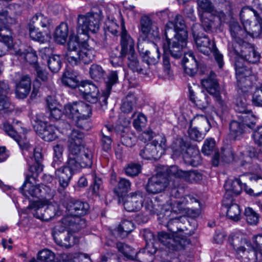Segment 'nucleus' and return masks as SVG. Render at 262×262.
<instances>
[{
    "label": "nucleus",
    "mask_w": 262,
    "mask_h": 262,
    "mask_svg": "<svg viewBox=\"0 0 262 262\" xmlns=\"http://www.w3.org/2000/svg\"><path fill=\"white\" fill-rule=\"evenodd\" d=\"M138 51L143 60L150 65L156 64L160 59L161 53L158 46L152 41L143 39L138 42Z\"/></svg>",
    "instance_id": "9b49d317"
},
{
    "label": "nucleus",
    "mask_w": 262,
    "mask_h": 262,
    "mask_svg": "<svg viewBox=\"0 0 262 262\" xmlns=\"http://www.w3.org/2000/svg\"><path fill=\"white\" fill-rule=\"evenodd\" d=\"M56 128L51 124L46 122H40L35 126L37 134L45 141L50 142L54 140L57 137Z\"/></svg>",
    "instance_id": "393cba45"
},
{
    "label": "nucleus",
    "mask_w": 262,
    "mask_h": 262,
    "mask_svg": "<svg viewBox=\"0 0 262 262\" xmlns=\"http://www.w3.org/2000/svg\"><path fill=\"white\" fill-rule=\"evenodd\" d=\"M165 42L163 45V70L165 76H172L169 54L174 59H180L184 54L183 49L186 48L187 38L176 36L173 30L168 29L165 33Z\"/></svg>",
    "instance_id": "f03ea898"
},
{
    "label": "nucleus",
    "mask_w": 262,
    "mask_h": 262,
    "mask_svg": "<svg viewBox=\"0 0 262 262\" xmlns=\"http://www.w3.org/2000/svg\"><path fill=\"white\" fill-rule=\"evenodd\" d=\"M61 61L59 55H53L48 59L49 69L53 73H57L60 69Z\"/></svg>",
    "instance_id": "774afa93"
},
{
    "label": "nucleus",
    "mask_w": 262,
    "mask_h": 262,
    "mask_svg": "<svg viewBox=\"0 0 262 262\" xmlns=\"http://www.w3.org/2000/svg\"><path fill=\"white\" fill-rule=\"evenodd\" d=\"M92 161L89 157L83 159H77L68 156L67 161L58 170H55V174L58 179L60 185L62 188L67 187L73 174L83 168L90 167Z\"/></svg>",
    "instance_id": "20e7f679"
},
{
    "label": "nucleus",
    "mask_w": 262,
    "mask_h": 262,
    "mask_svg": "<svg viewBox=\"0 0 262 262\" xmlns=\"http://www.w3.org/2000/svg\"><path fill=\"white\" fill-rule=\"evenodd\" d=\"M189 98L190 100L200 109L206 108L209 105V97L202 91L196 93L189 86Z\"/></svg>",
    "instance_id": "7c9ffc66"
},
{
    "label": "nucleus",
    "mask_w": 262,
    "mask_h": 262,
    "mask_svg": "<svg viewBox=\"0 0 262 262\" xmlns=\"http://www.w3.org/2000/svg\"><path fill=\"white\" fill-rule=\"evenodd\" d=\"M159 140H153L151 143H148L140 150V155L143 158L147 160L152 159H156L161 156L160 150H158L157 144Z\"/></svg>",
    "instance_id": "f704fd0d"
},
{
    "label": "nucleus",
    "mask_w": 262,
    "mask_h": 262,
    "mask_svg": "<svg viewBox=\"0 0 262 262\" xmlns=\"http://www.w3.org/2000/svg\"><path fill=\"white\" fill-rule=\"evenodd\" d=\"M215 77V74L213 72L211 71L207 78L201 80V83L202 85L206 88L207 92L215 97L216 102L222 107L223 110H225L227 106L221 98L220 88Z\"/></svg>",
    "instance_id": "f3484780"
},
{
    "label": "nucleus",
    "mask_w": 262,
    "mask_h": 262,
    "mask_svg": "<svg viewBox=\"0 0 262 262\" xmlns=\"http://www.w3.org/2000/svg\"><path fill=\"white\" fill-rule=\"evenodd\" d=\"M118 81V76L117 72L116 71L110 72L107 75L105 80V90L103 92L102 95L99 97V102L97 104L98 107H100L101 111H104L107 108V100L110 95L112 88Z\"/></svg>",
    "instance_id": "6ab92c4d"
},
{
    "label": "nucleus",
    "mask_w": 262,
    "mask_h": 262,
    "mask_svg": "<svg viewBox=\"0 0 262 262\" xmlns=\"http://www.w3.org/2000/svg\"><path fill=\"white\" fill-rule=\"evenodd\" d=\"M37 260L41 262H52L56 258L55 253L49 249H43L38 251Z\"/></svg>",
    "instance_id": "e2e57ef3"
},
{
    "label": "nucleus",
    "mask_w": 262,
    "mask_h": 262,
    "mask_svg": "<svg viewBox=\"0 0 262 262\" xmlns=\"http://www.w3.org/2000/svg\"><path fill=\"white\" fill-rule=\"evenodd\" d=\"M119 204H122L124 209L129 212L136 211L142 206L141 201H138L137 198H117Z\"/></svg>",
    "instance_id": "e433bc0d"
},
{
    "label": "nucleus",
    "mask_w": 262,
    "mask_h": 262,
    "mask_svg": "<svg viewBox=\"0 0 262 262\" xmlns=\"http://www.w3.org/2000/svg\"><path fill=\"white\" fill-rule=\"evenodd\" d=\"M244 214L247 223L251 225H256L258 224L259 215L250 207H247L245 209Z\"/></svg>",
    "instance_id": "0e129e2a"
},
{
    "label": "nucleus",
    "mask_w": 262,
    "mask_h": 262,
    "mask_svg": "<svg viewBox=\"0 0 262 262\" xmlns=\"http://www.w3.org/2000/svg\"><path fill=\"white\" fill-rule=\"evenodd\" d=\"M50 19L41 13L36 14L31 19L29 28L39 29L40 27L45 28L49 26Z\"/></svg>",
    "instance_id": "c03bdc74"
},
{
    "label": "nucleus",
    "mask_w": 262,
    "mask_h": 262,
    "mask_svg": "<svg viewBox=\"0 0 262 262\" xmlns=\"http://www.w3.org/2000/svg\"><path fill=\"white\" fill-rule=\"evenodd\" d=\"M262 15V11L261 13H258L255 10L251 8L248 7H245L242 8L241 10L239 13V17L242 22L243 25L244 26V24L247 21H250L249 20V18L254 16L255 18H258V17L261 16Z\"/></svg>",
    "instance_id": "4d7b16f0"
},
{
    "label": "nucleus",
    "mask_w": 262,
    "mask_h": 262,
    "mask_svg": "<svg viewBox=\"0 0 262 262\" xmlns=\"http://www.w3.org/2000/svg\"><path fill=\"white\" fill-rule=\"evenodd\" d=\"M102 18V11L98 7L93 8L85 14H79L77 20V31L79 34L88 35L89 32L96 33L100 28Z\"/></svg>",
    "instance_id": "423d86ee"
},
{
    "label": "nucleus",
    "mask_w": 262,
    "mask_h": 262,
    "mask_svg": "<svg viewBox=\"0 0 262 262\" xmlns=\"http://www.w3.org/2000/svg\"><path fill=\"white\" fill-rule=\"evenodd\" d=\"M89 73L93 79L99 81L103 79L105 71L100 66L93 64L90 68Z\"/></svg>",
    "instance_id": "052dcab7"
},
{
    "label": "nucleus",
    "mask_w": 262,
    "mask_h": 262,
    "mask_svg": "<svg viewBox=\"0 0 262 262\" xmlns=\"http://www.w3.org/2000/svg\"><path fill=\"white\" fill-rule=\"evenodd\" d=\"M168 173L170 175L183 179L189 183H197L202 179V174L196 170L183 171L173 165L169 167Z\"/></svg>",
    "instance_id": "412c9836"
},
{
    "label": "nucleus",
    "mask_w": 262,
    "mask_h": 262,
    "mask_svg": "<svg viewBox=\"0 0 262 262\" xmlns=\"http://www.w3.org/2000/svg\"><path fill=\"white\" fill-rule=\"evenodd\" d=\"M20 122L16 121V122L13 121V125H10L8 123L4 124V130L7 133V134L14 138L18 143H19V137L17 135V130L18 129L17 126Z\"/></svg>",
    "instance_id": "338daca9"
},
{
    "label": "nucleus",
    "mask_w": 262,
    "mask_h": 262,
    "mask_svg": "<svg viewBox=\"0 0 262 262\" xmlns=\"http://www.w3.org/2000/svg\"><path fill=\"white\" fill-rule=\"evenodd\" d=\"M34 159V163L32 164L29 167V170L32 173H36L37 174L43 170L42 164V155L41 152V149L39 147L35 148L33 150V155L31 157Z\"/></svg>",
    "instance_id": "37998d69"
},
{
    "label": "nucleus",
    "mask_w": 262,
    "mask_h": 262,
    "mask_svg": "<svg viewBox=\"0 0 262 262\" xmlns=\"http://www.w3.org/2000/svg\"><path fill=\"white\" fill-rule=\"evenodd\" d=\"M62 204L68 213L62 220V223L65 227H68L72 231L75 232L86 226L85 220L80 216L87 213L90 207L87 203L64 198L62 200Z\"/></svg>",
    "instance_id": "7ed1b4c3"
},
{
    "label": "nucleus",
    "mask_w": 262,
    "mask_h": 262,
    "mask_svg": "<svg viewBox=\"0 0 262 262\" xmlns=\"http://www.w3.org/2000/svg\"><path fill=\"white\" fill-rule=\"evenodd\" d=\"M31 86V78L28 75H25L20 78L16 85L15 93L17 97L21 99L26 98L29 94Z\"/></svg>",
    "instance_id": "2f4dec72"
},
{
    "label": "nucleus",
    "mask_w": 262,
    "mask_h": 262,
    "mask_svg": "<svg viewBox=\"0 0 262 262\" xmlns=\"http://www.w3.org/2000/svg\"><path fill=\"white\" fill-rule=\"evenodd\" d=\"M216 17L210 13L204 12L201 17L202 27L204 30L208 33L212 32L215 27V19Z\"/></svg>",
    "instance_id": "09e8293b"
},
{
    "label": "nucleus",
    "mask_w": 262,
    "mask_h": 262,
    "mask_svg": "<svg viewBox=\"0 0 262 262\" xmlns=\"http://www.w3.org/2000/svg\"><path fill=\"white\" fill-rule=\"evenodd\" d=\"M128 67L134 72H137L142 74H147L149 71V66L142 59L139 62L137 59L135 52L128 54Z\"/></svg>",
    "instance_id": "cd10ccee"
},
{
    "label": "nucleus",
    "mask_w": 262,
    "mask_h": 262,
    "mask_svg": "<svg viewBox=\"0 0 262 262\" xmlns=\"http://www.w3.org/2000/svg\"><path fill=\"white\" fill-rule=\"evenodd\" d=\"M84 135L77 130H73L68 139L69 156L77 159H83L84 157H89L92 161L91 153L84 150Z\"/></svg>",
    "instance_id": "6e6552de"
},
{
    "label": "nucleus",
    "mask_w": 262,
    "mask_h": 262,
    "mask_svg": "<svg viewBox=\"0 0 262 262\" xmlns=\"http://www.w3.org/2000/svg\"><path fill=\"white\" fill-rule=\"evenodd\" d=\"M121 50L119 55H128V54L135 52L134 41L131 37L127 34L125 29L124 21L121 19Z\"/></svg>",
    "instance_id": "a878e982"
},
{
    "label": "nucleus",
    "mask_w": 262,
    "mask_h": 262,
    "mask_svg": "<svg viewBox=\"0 0 262 262\" xmlns=\"http://www.w3.org/2000/svg\"><path fill=\"white\" fill-rule=\"evenodd\" d=\"M81 48L78 37L75 35H71L68 42L67 50L65 58L72 65L80 63Z\"/></svg>",
    "instance_id": "dca6fc26"
},
{
    "label": "nucleus",
    "mask_w": 262,
    "mask_h": 262,
    "mask_svg": "<svg viewBox=\"0 0 262 262\" xmlns=\"http://www.w3.org/2000/svg\"><path fill=\"white\" fill-rule=\"evenodd\" d=\"M230 245L233 248L236 257L241 262L255 261L257 252L262 246V235L253 237V244L250 241L239 233H231L228 238Z\"/></svg>",
    "instance_id": "f257e3e1"
},
{
    "label": "nucleus",
    "mask_w": 262,
    "mask_h": 262,
    "mask_svg": "<svg viewBox=\"0 0 262 262\" xmlns=\"http://www.w3.org/2000/svg\"><path fill=\"white\" fill-rule=\"evenodd\" d=\"M234 158V153L233 149L230 147H227L222 150L221 156L218 152L215 153L213 156L212 162L214 166H217L220 160L229 163L232 162Z\"/></svg>",
    "instance_id": "c9c22d12"
},
{
    "label": "nucleus",
    "mask_w": 262,
    "mask_h": 262,
    "mask_svg": "<svg viewBox=\"0 0 262 262\" xmlns=\"http://www.w3.org/2000/svg\"><path fill=\"white\" fill-rule=\"evenodd\" d=\"M55 242L59 246L65 248H69L77 244L78 238L73 233L65 232L62 227L56 226L52 232Z\"/></svg>",
    "instance_id": "2eb2a0df"
},
{
    "label": "nucleus",
    "mask_w": 262,
    "mask_h": 262,
    "mask_svg": "<svg viewBox=\"0 0 262 262\" xmlns=\"http://www.w3.org/2000/svg\"><path fill=\"white\" fill-rule=\"evenodd\" d=\"M92 114L91 106L83 101L69 103L64 105V114L71 119L78 128L89 130L90 124L88 119Z\"/></svg>",
    "instance_id": "39448f33"
},
{
    "label": "nucleus",
    "mask_w": 262,
    "mask_h": 262,
    "mask_svg": "<svg viewBox=\"0 0 262 262\" xmlns=\"http://www.w3.org/2000/svg\"><path fill=\"white\" fill-rule=\"evenodd\" d=\"M182 61L185 72L190 76H194L198 70L199 62L193 53L191 51L186 53Z\"/></svg>",
    "instance_id": "c756f323"
},
{
    "label": "nucleus",
    "mask_w": 262,
    "mask_h": 262,
    "mask_svg": "<svg viewBox=\"0 0 262 262\" xmlns=\"http://www.w3.org/2000/svg\"><path fill=\"white\" fill-rule=\"evenodd\" d=\"M139 30L146 37L148 36L154 38L159 37V29L156 23L147 16H143L141 18Z\"/></svg>",
    "instance_id": "5701e85b"
},
{
    "label": "nucleus",
    "mask_w": 262,
    "mask_h": 262,
    "mask_svg": "<svg viewBox=\"0 0 262 262\" xmlns=\"http://www.w3.org/2000/svg\"><path fill=\"white\" fill-rule=\"evenodd\" d=\"M185 162L192 166L196 167L202 163V158L198 149L188 147L184 156Z\"/></svg>",
    "instance_id": "ea45409f"
},
{
    "label": "nucleus",
    "mask_w": 262,
    "mask_h": 262,
    "mask_svg": "<svg viewBox=\"0 0 262 262\" xmlns=\"http://www.w3.org/2000/svg\"><path fill=\"white\" fill-rule=\"evenodd\" d=\"M233 198H224L223 205L227 209V216L231 220L238 221L241 218V210L239 206L234 202Z\"/></svg>",
    "instance_id": "c85d7f7f"
},
{
    "label": "nucleus",
    "mask_w": 262,
    "mask_h": 262,
    "mask_svg": "<svg viewBox=\"0 0 262 262\" xmlns=\"http://www.w3.org/2000/svg\"><path fill=\"white\" fill-rule=\"evenodd\" d=\"M238 117L245 127L247 126L252 129L255 126L256 118L251 111L238 115Z\"/></svg>",
    "instance_id": "864d4df0"
},
{
    "label": "nucleus",
    "mask_w": 262,
    "mask_h": 262,
    "mask_svg": "<svg viewBox=\"0 0 262 262\" xmlns=\"http://www.w3.org/2000/svg\"><path fill=\"white\" fill-rule=\"evenodd\" d=\"M15 55L30 64H34L37 61V55L35 51L31 47L20 49L15 52Z\"/></svg>",
    "instance_id": "49530a36"
},
{
    "label": "nucleus",
    "mask_w": 262,
    "mask_h": 262,
    "mask_svg": "<svg viewBox=\"0 0 262 262\" xmlns=\"http://www.w3.org/2000/svg\"><path fill=\"white\" fill-rule=\"evenodd\" d=\"M62 82L64 85L73 89L77 88L80 84L77 79L76 74L69 70H67L63 73Z\"/></svg>",
    "instance_id": "603ef678"
},
{
    "label": "nucleus",
    "mask_w": 262,
    "mask_h": 262,
    "mask_svg": "<svg viewBox=\"0 0 262 262\" xmlns=\"http://www.w3.org/2000/svg\"><path fill=\"white\" fill-rule=\"evenodd\" d=\"M136 104V99L135 97L132 94L127 95L123 100L121 106V110L124 113H129L134 108Z\"/></svg>",
    "instance_id": "6e6d98bb"
},
{
    "label": "nucleus",
    "mask_w": 262,
    "mask_h": 262,
    "mask_svg": "<svg viewBox=\"0 0 262 262\" xmlns=\"http://www.w3.org/2000/svg\"><path fill=\"white\" fill-rule=\"evenodd\" d=\"M119 127L120 130L119 134L120 135L122 143L126 146L130 147L135 145L137 138L130 129L123 126H119Z\"/></svg>",
    "instance_id": "58836bf2"
},
{
    "label": "nucleus",
    "mask_w": 262,
    "mask_h": 262,
    "mask_svg": "<svg viewBox=\"0 0 262 262\" xmlns=\"http://www.w3.org/2000/svg\"><path fill=\"white\" fill-rule=\"evenodd\" d=\"M69 33L68 24L61 23L56 29L54 38L55 41L59 44L66 42Z\"/></svg>",
    "instance_id": "de8ad7c7"
},
{
    "label": "nucleus",
    "mask_w": 262,
    "mask_h": 262,
    "mask_svg": "<svg viewBox=\"0 0 262 262\" xmlns=\"http://www.w3.org/2000/svg\"><path fill=\"white\" fill-rule=\"evenodd\" d=\"M257 21H247L244 24L246 36L247 34L252 37H259L262 32V16L256 18Z\"/></svg>",
    "instance_id": "473e14b6"
},
{
    "label": "nucleus",
    "mask_w": 262,
    "mask_h": 262,
    "mask_svg": "<svg viewBox=\"0 0 262 262\" xmlns=\"http://www.w3.org/2000/svg\"><path fill=\"white\" fill-rule=\"evenodd\" d=\"M145 201V207L150 214H157L163 216V205L158 204L159 201L158 198H146Z\"/></svg>",
    "instance_id": "79ce46f5"
},
{
    "label": "nucleus",
    "mask_w": 262,
    "mask_h": 262,
    "mask_svg": "<svg viewBox=\"0 0 262 262\" xmlns=\"http://www.w3.org/2000/svg\"><path fill=\"white\" fill-rule=\"evenodd\" d=\"M96 51L93 48H83L81 49L80 63L89 64L95 58Z\"/></svg>",
    "instance_id": "680f3d73"
},
{
    "label": "nucleus",
    "mask_w": 262,
    "mask_h": 262,
    "mask_svg": "<svg viewBox=\"0 0 262 262\" xmlns=\"http://www.w3.org/2000/svg\"><path fill=\"white\" fill-rule=\"evenodd\" d=\"M229 52L231 56L238 58L242 61H247L255 63L259 60L260 55L257 53L254 47L247 42H244L240 47L231 45L229 48Z\"/></svg>",
    "instance_id": "9d476101"
},
{
    "label": "nucleus",
    "mask_w": 262,
    "mask_h": 262,
    "mask_svg": "<svg viewBox=\"0 0 262 262\" xmlns=\"http://www.w3.org/2000/svg\"><path fill=\"white\" fill-rule=\"evenodd\" d=\"M245 126L240 122L233 120L229 125L230 135L234 140H239L246 132Z\"/></svg>",
    "instance_id": "a18cd8bd"
},
{
    "label": "nucleus",
    "mask_w": 262,
    "mask_h": 262,
    "mask_svg": "<svg viewBox=\"0 0 262 262\" xmlns=\"http://www.w3.org/2000/svg\"><path fill=\"white\" fill-rule=\"evenodd\" d=\"M77 88L85 100L92 103H96L97 108L101 111L100 107H98L97 104L99 102V90L95 84L88 82H82Z\"/></svg>",
    "instance_id": "aec40b11"
},
{
    "label": "nucleus",
    "mask_w": 262,
    "mask_h": 262,
    "mask_svg": "<svg viewBox=\"0 0 262 262\" xmlns=\"http://www.w3.org/2000/svg\"><path fill=\"white\" fill-rule=\"evenodd\" d=\"M167 180L162 174L153 176L146 185V191L149 194H156L163 191L167 186Z\"/></svg>",
    "instance_id": "4be33fe9"
},
{
    "label": "nucleus",
    "mask_w": 262,
    "mask_h": 262,
    "mask_svg": "<svg viewBox=\"0 0 262 262\" xmlns=\"http://www.w3.org/2000/svg\"><path fill=\"white\" fill-rule=\"evenodd\" d=\"M157 251L156 245L148 244L145 248L136 254V259L140 262H152L154 259L155 254Z\"/></svg>",
    "instance_id": "72a5a7b5"
},
{
    "label": "nucleus",
    "mask_w": 262,
    "mask_h": 262,
    "mask_svg": "<svg viewBox=\"0 0 262 262\" xmlns=\"http://www.w3.org/2000/svg\"><path fill=\"white\" fill-rule=\"evenodd\" d=\"M134 229V225L133 222L129 221H124L118 226L117 231L120 236L124 237L127 236Z\"/></svg>",
    "instance_id": "69168bd1"
},
{
    "label": "nucleus",
    "mask_w": 262,
    "mask_h": 262,
    "mask_svg": "<svg viewBox=\"0 0 262 262\" xmlns=\"http://www.w3.org/2000/svg\"><path fill=\"white\" fill-rule=\"evenodd\" d=\"M187 201L185 198H181L180 200L169 199L166 204L163 205V216L162 218L166 221H172L179 226V219L174 214L178 213L184 214L186 209Z\"/></svg>",
    "instance_id": "1a4fd4ad"
},
{
    "label": "nucleus",
    "mask_w": 262,
    "mask_h": 262,
    "mask_svg": "<svg viewBox=\"0 0 262 262\" xmlns=\"http://www.w3.org/2000/svg\"><path fill=\"white\" fill-rule=\"evenodd\" d=\"M55 207L53 205L48 206L46 209H44L43 212L40 211V214H39L38 211L36 214L37 218L43 221H49L55 215H60L61 214V206L58 207V209L56 212H54Z\"/></svg>",
    "instance_id": "8fccbe9b"
},
{
    "label": "nucleus",
    "mask_w": 262,
    "mask_h": 262,
    "mask_svg": "<svg viewBox=\"0 0 262 262\" xmlns=\"http://www.w3.org/2000/svg\"><path fill=\"white\" fill-rule=\"evenodd\" d=\"M200 26L194 24L192 26V35L198 50L205 55H209L216 48L214 41L199 31Z\"/></svg>",
    "instance_id": "ddd939ff"
},
{
    "label": "nucleus",
    "mask_w": 262,
    "mask_h": 262,
    "mask_svg": "<svg viewBox=\"0 0 262 262\" xmlns=\"http://www.w3.org/2000/svg\"><path fill=\"white\" fill-rule=\"evenodd\" d=\"M128 67L134 72H137L142 74H147L149 71V66L142 59L139 62L137 59L135 52L128 54Z\"/></svg>",
    "instance_id": "bb28decb"
},
{
    "label": "nucleus",
    "mask_w": 262,
    "mask_h": 262,
    "mask_svg": "<svg viewBox=\"0 0 262 262\" xmlns=\"http://www.w3.org/2000/svg\"><path fill=\"white\" fill-rule=\"evenodd\" d=\"M235 69L237 86L242 92H246L251 86V83L248 78L251 75L252 72L245 66L244 61L238 58L235 60Z\"/></svg>",
    "instance_id": "4468645a"
},
{
    "label": "nucleus",
    "mask_w": 262,
    "mask_h": 262,
    "mask_svg": "<svg viewBox=\"0 0 262 262\" xmlns=\"http://www.w3.org/2000/svg\"><path fill=\"white\" fill-rule=\"evenodd\" d=\"M130 182L125 179H120L118 182L117 187L114 188V191L118 196H122L130 189Z\"/></svg>",
    "instance_id": "13d9d810"
},
{
    "label": "nucleus",
    "mask_w": 262,
    "mask_h": 262,
    "mask_svg": "<svg viewBox=\"0 0 262 262\" xmlns=\"http://www.w3.org/2000/svg\"><path fill=\"white\" fill-rule=\"evenodd\" d=\"M186 27L183 17L180 15H177L173 21H169L165 27V33L168 29H171L176 34V36L188 38V33L186 29Z\"/></svg>",
    "instance_id": "b1692460"
},
{
    "label": "nucleus",
    "mask_w": 262,
    "mask_h": 262,
    "mask_svg": "<svg viewBox=\"0 0 262 262\" xmlns=\"http://www.w3.org/2000/svg\"><path fill=\"white\" fill-rule=\"evenodd\" d=\"M190 203L196 205L194 207L195 209H190L188 207L186 208L185 212L184 214L188 216V217L195 219L199 216L201 214V210L204 208V204L201 203L199 200L195 198H190Z\"/></svg>",
    "instance_id": "3c124183"
},
{
    "label": "nucleus",
    "mask_w": 262,
    "mask_h": 262,
    "mask_svg": "<svg viewBox=\"0 0 262 262\" xmlns=\"http://www.w3.org/2000/svg\"><path fill=\"white\" fill-rule=\"evenodd\" d=\"M35 177L33 174H28L26 176L24 183L20 188V191L23 195L25 196L53 195L51 193L52 190L49 186L44 185L35 186Z\"/></svg>",
    "instance_id": "f8f14e48"
},
{
    "label": "nucleus",
    "mask_w": 262,
    "mask_h": 262,
    "mask_svg": "<svg viewBox=\"0 0 262 262\" xmlns=\"http://www.w3.org/2000/svg\"><path fill=\"white\" fill-rule=\"evenodd\" d=\"M228 29L232 41L228 43V49L231 45H234L240 47L241 45L246 42L244 40L246 38L245 29H243L239 23L233 19H231L228 23Z\"/></svg>",
    "instance_id": "a211bd4d"
},
{
    "label": "nucleus",
    "mask_w": 262,
    "mask_h": 262,
    "mask_svg": "<svg viewBox=\"0 0 262 262\" xmlns=\"http://www.w3.org/2000/svg\"><path fill=\"white\" fill-rule=\"evenodd\" d=\"M117 248L126 258L131 260L136 259V252L129 246L124 243L119 242L117 243Z\"/></svg>",
    "instance_id": "bf43d9fd"
},
{
    "label": "nucleus",
    "mask_w": 262,
    "mask_h": 262,
    "mask_svg": "<svg viewBox=\"0 0 262 262\" xmlns=\"http://www.w3.org/2000/svg\"><path fill=\"white\" fill-rule=\"evenodd\" d=\"M171 148L172 149L173 156H180L188 148L187 144L182 138H177L172 142Z\"/></svg>",
    "instance_id": "5fc2aeb1"
},
{
    "label": "nucleus",
    "mask_w": 262,
    "mask_h": 262,
    "mask_svg": "<svg viewBox=\"0 0 262 262\" xmlns=\"http://www.w3.org/2000/svg\"><path fill=\"white\" fill-rule=\"evenodd\" d=\"M224 188L228 196L239 195L242 190V182L238 179L233 181H227L224 185Z\"/></svg>",
    "instance_id": "a19ab883"
},
{
    "label": "nucleus",
    "mask_w": 262,
    "mask_h": 262,
    "mask_svg": "<svg viewBox=\"0 0 262 262\" xmlns=\"http://www.w3.org/2000/svg\"><path fill=\"white\" fill-rule=\"evenodd\" d=\"M172 224V221H167V227L172 234L161 231L158 233V238L159 241L168 249L172 250H179L183 249L189 243V242L185 237L178 236L177 232L179 226H177V230L172 229L170 227V225Z\"/></svg>",
    "instance_id": "0eeeda50"
},
{
    "label": "nucleus",
    "mask_w": 262,
    "mask_h": 262,
    "mask_svg": "<svg viewBox=\"0 0 262 262\" xmlns=\"http://www.w3.org/2000/svg\"><path fill=\"white\" fill-rule=\"evenodd\" d=\"M55 262H91L88 255L83 253H75L73 255H68L62 253L56 257Z\"/></svg>",
    "instance_id": "4c0bfd02"
}]
</instances>
